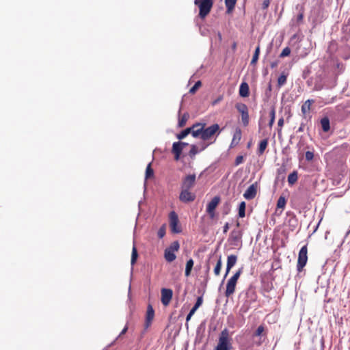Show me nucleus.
Returning a JSON list of instances; mask_svg holds the SVG:
<instances>
[{"label":"nucleus","mask_w":350,"mask_h":350,"mask_svg":"<svg viewBox=\"0 0 350 350\" xmlns=\"http://www.w3.org/2000/svg\"><path fill=\"white\" fill-rule=\"evenodd\" d=\"M232 348L229 330L224 328L219 334L217 345L213 350H231Z\"/></svg>","instance_id":"nucleus-1"},{"label":"nucleus","mask_w":350,"mask_h":350,"mask_svg":"<svg viewBox=\"0 0 350 350\" xmlns=\"http://www.w3.org/2000/svg\"><path fill=\"white\" fill-rule=\"evenodd\" d=\"M243 267H240L237 271L228 280L226 285L225 295L228 297L234 293L237 280L243 271Z\"/></svg>","instance_id":"nucleus-2"},{"label":"nucleus","mask_w":350,"mask_h":350,"mask_svg":"<svg viewBox=\"0 0 350 350\" xmlns=\"http://www.w3.org/2000/svg\"><path fill=\"white\" fill-rule=\"evenodd\" d=\"M194 3L199 8V16L204 18L213 7V0H195Z\"/></svg>","instance_id":"nucleus-3"},{"label":"nucleus","mask_w":350,"mask_h":350,"mask_svg":"<svg viewBox=\"0 0 350 350\" xmlns=\"http://www.w3.org/2000/svg\"><path fill=\"white\" fill-rule=\"evenodd\" d=\"M169 221L172 233L179 234L182 232V228L179 225L178 217L175 211H171L170 213Z\"/></svg>","instance_id":"nucleus-4"},{"label":"nucleus","mask_w":350,"mask_h":350,"mask_svg":"<svg viewBox=\"0 0 350 350\" xmlns=\"http://www.w3.org/2000/svg\"><path fill=\"white\" fill-rule=\"evenodd\" d=\"M308 248L307 245H304L299 250L297 264V270L300 272L306 266L308 261Z\"/></svg>","instance_id":"nucleus-5"},{"label":"nucleus","mask_w":350,"mask_h":350,"mask_svg":"<svg viewBox=\"0 0 350 350\" xmlns=\"http://www.w3.org/2000/svg\"><path fill=\"white\" fill-rule=\"evenodd\" d=\"M235 108L241 115V122L244 126L249 124V113L247 106L243 103H237L235 105Z\"/></svg>","instance_id":"nucleus-6"},{"label":"nucleus","mask_w":350,"mask_h":350,"mask_svg":"<svg viewBox=\"0 0 350 350\" xmlns=\"http://www.w3.org/2000/svg\"><path fill=\"white\" fill-rule=\"evenodd\" d=\"M205 124H202L203 126V133H202V140L206 141L209 139L211 137H213L216 133L217 135L219 134V126L218 124H213L206 128H204Z\"/></svg>","instance_id":"nucleus-7"},{"label":"nucleus","mask_w":350,"mask_h":350,"mask_svg":"<svg viewBox=\"0 0 350 350\" xmlns=\"http://www.w3.org/2000/svg\"><path fill=\"white\" fill-rule=\"evenodd\" d=\"M325 77L326 72L324 69L319 68V70L316 73L315 81H314V89L315 90H321L325 86Z\"/></svg>","instance_id":"nucleus-8"},{"label":"nucleus","mask_w":350,"mask_h":350,"mask_svg":"<svg viewBox=\"0 0 350 350\" xmlns=\"http://www.w3.org/2000/svg\"><path fill=\"white\" fill-rule=\"evenodd\" d=\"M196 176L195 174H189L183 177L180 185V189L190 190L196 184Z\"/></svg>","instance_id":"nucleus-9"},{"label":"nucleus","mask_w":350,"mask_h":350,"mask_svg":"<svg viewBox=\"0 0 350 350\" xmlns=\"http://www.w3.org/2000/svg\"><path fill=\"white\" fill-rule=\"evenodd\" d=\"M220 201V197L215 196L206 205V212L211 219L215 217V211Z\"/></svg>","instance_id":"nucleus-10"},{"label":"nucleus","mask_w":350,"mask_h":350,"mask_svg":"<svg viewBox=\"0 0 350 350\" xmlns=\"http://www.w3.org/2000/svg\"><path fill=\"white\" fill-rule=\"evenodd\" d=\"M242 232L239 229H234L231 231L229 241L234 246H238L241 243Z\"/></svg>","instance_id":"nucleus-11"},{"label":"nucleus","mask_w":350,"mask_h":350,"mask_svg":"<svg viewBox=\"0 0 350 350\" xmlns=\"http://www.w3.org/2000/svg\"><path fill=\"white\" fill-rule=\"evenodd\" d=\"M195 199V193L190 192V190L181 189L179 195L180 201L184 203H188L194 201Z\"/></svg>","instance_id":"nucleus-12"},{"label":"nucleus","mask_w":350,"mask_h":350,"mask_svg":"<svg viewBox=\"0 0 350 350\" xmlns=\"http://www.w3.org/2000/svg\"><path fill=\"white\" fill-rule=\"evenodd\" d=\"M172 295H173V291L172 289L165 288H163L161 289V301L163 306H166L170 304V302L172 298Z\"/></svg>","instance_id":"nucleus-13"},{"label":"nucleus","mask_w":350,"mask_h":350,"mask_svg":"<svg viewBox=\"0 0 350 350\" xmlns=\"http://www.w3.org/2000/svg\"><path fill=\"white\" fill-rule=\"evenodd\" d=\"M202 302H203L202 297V296L198 297L196 299V301L194 306L191 308V309L190 310L189 313L187 314L186 322H188L191 319L192 316L195 314L196 311L198 309V308H200L202 306ZM185 325L187 327L188 326L187 323H186Z\"/></svg>","instance_id":"nucleus-14"},{"label":"nucleus","mask_w":350,"mask_h":350,"mask_svg":"<svg viewBox=\"0 0 350 350\" xmlns=\"http://www.w3.org/2000/svg\"><path fill=\"white\" fill-rule=\"evenodd\" d=\"M154 317V310L152 305L148 304V307H147L146 314V321H145V324H144L145 329H148L150 327Z\"/></svg>","instance_id":"nucleus-15"},{"label":"nucleus","mask_w":350,"mask_h":350,"mask_svg":"<svg viewBox=\"0 0 350 350\" xmlns=\"http://www.w3.org/2000/svg\"><path fill=\"white\" fill-rule=\"evenodd\" d=\"M257 193V184L254 183L251 185L243 193V197L247 200H250L254 199L256 197Z\"/></svg>","instance_id":"nucleus-16"},{"label":"nucleus","mask_w":350,"mask_h":350,"mask_svg":"<svg viewBox=\"0 0 350 350\" xmlns=\"http://www.w3.org/2000/svg\"><path fill=\"white\" fill-rule=\"evenodd\" d=\"M286 215L288 217H290L287 221L289 228L291 231H293L297 228V224H298L296 216L293 213H292L291 211L287 212Z\"/></svg>","instance_id":"nucleus-17"},{"label":"nucleus","mask_w":350,"mask_h":350,"mask_svg":"<svg viewBox=\"0 0 350 350\" xmlns=\"http://www.w3.org/2000/svg\"><path fill=\"white\" fill-rule=\"evenodd\" d=\"M183 148L179 144V142H174L172 144V153L174 154V159L178 161L180 159V154Z\"/></svg>","instance_id":"nucleus-18"},{"label":"nucleus","mask_w":350,"mask_h":350,"mask_svg":"<svg viewBox=\"0 0 350 350\" xmlns=\"http://www.w3.org/2000/svg\"><path fill=\"white\" fill-rule=\"evenodd\" d=\"M200 126V123H196L194 124L191 127L186 128L185 129L183 130L180 133L177 134L176 137L181 140L186 137L189 133H191V130L197 126Z\"/></svg>","instance_id":"nucleus-19"},{"label":"nucleus","mask_w":350,"mask_h":350,"mask_svg":"<svg viewBox=\"0 0 350 350\" xmlns=\"http://www.w3.org/2000/svg\"><path fill=\"white\" fill-rule=\"evenodd\" d=\"M250 88L246 82H242L239 87V95L241 97L245 98L249 96Z\"/></svg>","instance_id":"nucleus-20"},{"label":"nucleus","mask_w":350,"mask_h":350,"mask_svg":"<svg viewBox=\"0 0 350 350\" xmlns=\"http://www.w3.org/2000/svg\"><path fill=\"white\" fill-rule=\"evenodd\" d=\"M320 124L323 132L327 133L330 130V121L327 116L322 118L320 120Z\"/></svg>","instance_id":"nucleus-21"},{"label":"nucleus","mask_w":350,"mask_h":350,"mask_svg":"<svg viewBox=\"0 0 350 350\" xmlns=\"http://www.w3.org/2000/svg\"><path fill=\"white\" fill-rule=\"evenodd\" d=\"M164 258L167 262H172L176 259V256L174 252L165 248L164 251Z\"/></svg>","instance_id":"nucleus-22"},{"label":"nucleus","mask_w":350,"mask_h":350,"mask_svg":"<svg viewBox=\"0 0 350 350\" xmlns=\"http://www.w3.org/2000/svg\"><path fill=\"white\" fill-rule=\"evenodd\" d=\"M267 145H268V139L267 138L261 140L258 144L257 154L258 155L262 154L264 153Z\"/></svg>","instance_id":"nucleus-23"},{"label":"nucleus","mask_w":350,"mask_h":350,"mask_svg":"<svg viewBox=\"0 0 350 350\" xmlns=\"http://www.w3.org/2000/svg\"><path fill=\"white\" fill-rule=\"evenodd\" d=\"M241 131L239 129H237L235 133H234L233 138L231 142V147L237 145L239 141L241 140Z\"/></svg>","instance_id":"nucleus-24"},{"label":"nucleus","mask_w":350,"mask_h":350,"mask_svg":"<svg viewBox=\"0 0 350 350\" xmlns=\"http://www.w3.org/2000/svg\"><path fill=\"white\" fill-rule=\"evenodd\" d=\"M189 118V114L188 112H185L183 113V115L179 118H178V126L180 127V128H182L183 127L186 123H187V121L188 120Z\"/></svg>","instance_id":"nucleus-25"},{"label":"nucleus","mask_w":350,"mask_h":350,"mask_svg":"<svg viewBox=\"0 0 350 350\" xmlns=\"http://www.w3.org/2000/svg\"><path fill=\"white\" fill-rule=\"evenodd\" d=\"M314 103V100L312 99H308L301 106V112L304 114H306L307 111L310 110V106L312 103Z\"/></svg>","instance_id":"nucleus-26"},{"label":"nucleus","mask_w":350,"mask_h":350,"mask_svg":"<svg viewBox=\"0 0 350 350\" xmlns=\"http://www.w3.org/2000/svg\"><path fill=\"white\" fill-rule=\"evenodd\" d=\"M237 261V256L236 255L231 254L228 256L226 266H228V268H232L235 265Z\"/></svg>","instance_id":"nucleus-27"},{"label":"nucleus","mask_w":350,"mask_h":350,"mask_svg":"<svg viewBox=\"0 0 350 350\" xmlns=\"http://www.w3.org/2000/svg\"><path fill=\"white\" fill-rule=\"evenodd\" d=\"M193 264H194V262H193V259H191V258H190L189 260H188L187 261L185 271V276L188 277L189 275H190L191 270L193 267Z\"/></svg>","instance_id":"nucleus-28"},{"label":"nucleus","mask_w":350,"mask_h":350,"mask_svg":"<svg viewBox=\"0 0 350 350\" xmlns=\"http://www.w3.org/2000/svg\"><path fill=\"white\" fill-rule=\"evenodd\" d=\"M207 146H208V145H205V146H202V148L200 150H198V149L196 145H194V144L191 145L190 151L189 152L190 157H191V158L193 157L199 152L204 150Z\"/></svg>","instance_id":"nucleus-29"},{"label":"nucleus","mask_w":350,"mask_h":350,"mask_svg":"<svg viewBox=\"0 0 350 350\" xmlns=\"http://www.w3.org/2000/svg\"><path fill=\"white\" fill-rule=\"evenodd\" d=\"M288 74L282 72L278 79V86L279 88L283 86L286 83Z\"/></svg>","instance_id":"nucleus-30"},{"label":"nucleus","mask_w":350,"mask_h":350,"mask_svg":"<svg viewBox=\"0 0 350 350\" xmlns=\"http://www.w3.org/2000/svg\"><path fill=\"white\" fill-rule=\"evenodd\" d=\"M298 178L297 171H293L288 176V183L289 185H294Z\"/></svg>","instance_id":"nucleus-31"},{"label":"nucleus","mask_w":350,"mask_h":350,"mask_svg":"<svg viewBox=\"0 0 350 350\" xmlns=\"http://www.w3.org/2000/svg\"><path fill=\"white\" fill-rule=\"evenodd\" d=\"M237 0H225V5L227 9V12H231L236 5Z\"/></svg>","instance_id":"nucleus-32"},{"label":"nucleus","mask_w":350,"mask_h":350,"mask_svg":"<svg viewBox=\"0 0 350 350\" xmlns=\"http://www.w3.org/2000/svg\"><path fill=\"white\" fill-rule=\"evenodd\" d=\"M245 207L246 204L244 201L241 202L238 208V215L239 217L243 218L245 216Z\"/></svg>","instance_id":"nucleus-33"},{"label":"nucleus","mask_w":350,"mask_h":350,"mask_svg":"<svg viewBox=\"0 0 350 350\" xmlns=\"http://www.w3.org/2000/svg\"><path fill=\"white\" fill-rule=\"evenodd\" d=\"M137 257H138L137 250L135 245H134L133 247V249H132L131 259V264L132 266H133L136 263Z\"/></svg>","instance_id":"nucleus-34"},{"label":"nucleus","mask_w":350,"mask_h":350,"mask_svg":"<svg viewBox=\"0 0 350 350\" xmlns=\"http://www.w3.org/2000/svg\"><path fill=\"white\" fill-rule=\"evenodd\" d=\"M259 55H260V46H257V47L256 48L255 51L254 53L251 62H250L251 65H254L256 64V62L259 58Z\"/></svg>","instance_id":"nucleus-35"},{"label":"nucleus","mask_w":350,"mask_h":350,"mask_svg":"<svg viewBox=\"0 0 350 350\" xmlns=\"http://www.w3.org/2000/svg\"><path fill=\"white\" fill-rule=\"evenodd\" d=\"M154 176V170L151 167V163H149L146 169L145 180L152 177Z\"/></svg>","instance_id":"nucleus-36"},{"label":"nucleus","mask_w":350,"mask_h":350,"mask_svg":"<svg viewBox=\"0 0 350 350\" xmlns=\"http://www.w3.org/2000/svg\"><path fill=\"white\" fill-rule=\"evenodd\" d=\"M202 133H203V126H201V128L196 129V130H194V129H193L191 132V134L193 137H195V138L200 137L202 139Z\"/></svg>","instance_id":"nucleus-37"},{"label":"nucleus","mask_w":350,"mask_h":350,"mask_svg":"<svg viewBox=\"0 0 350 350\" xmlns=\"http://www.w3.org/2000/svg\"><path fill=\"white\" fill-rule=\"evenodd\" d=\"M180 248V243L178 241H173L166 249L171 252H177Z\"/></svg>","instance_id":"nucleus-38"},{"label":"nucleus","mask_w":350,"mask_h":350,"mask_svg":"<svg viewBox=\"0 0 350 350\" xmlns=\"http://www.w3.org/2000/svg\"><path fill=\"white\" fill-rule=\"evenodd\" d=\"M166 224H162L157 231V237L159 239H163L166 233Z\"/></svg>","instance_id":"nucleus-39"},{"label":"nucleus","mask_w":350,"mask_h":350,"mask_svg":"<svg viewBox=\"0 0 350 350\" xmlns=\"http://www.w3.org/2000/svg\"><path fill=\"white\" fill-rule=\"evenodd\" d=\"M286 203V200L284 196H281L279 197L277 202V208H284Z\"/></svg>","instance_id":"nucleus-40"},{"label":"nucleus","mask_w":350,"mask_h":350,"mask_svg":"<svg viewBox=\"0 0 350 350\" xmlns=\"http://www.w3.org/2000/svg\"><path fill=\"white\" fill-rule=\"evenodd\" d=\"M221 266H222L221 258V257H219V258L218 259L217 264L214 268V273L216 275H219L221 269Z\"/></svg>","instance_id":"nucleus-41"},{"label":"nucleus","mask_w":350,"mask_h":350,"mask_svg":"<svg viewBox=\"0 0 350 350\" xmlns=\"http://www.w3.org/2000/svg\"><path fill=\"white\" fill-rule=\"evenodd\" d=\"M272 86L271 82L269 83L267 88L265 91V99L269 100L271 96Z\"/></svg>","instance_id":"nucleus-42"},{"label":"nucleus","mask_w":350,"mask_h":350,"mask_svg":"<svg viewBox=\"0 0 350 350\" xmlns=\"http://www.w3.org/2000/svg\"><path fill=\"white\" fill-rule=\"evenodd\" d=\"M269 115H270V120L269 122V126L270 127H271L275 122V110L273 107L271 108Z\"/></svg>","instance_id":"nucleus-43"},{"label":"nucleus","mask_w":350,"mask_h":350,"mask_svg":"<svg viewBox=\"0 0 350 350\" xmlns=\"http://www.w3.org/2000/svg\"><path fill=\"white\" fill-rule=\"evenodd\" d=\"M202 83L200 81H198L195 84L190 88L189 93L195 94L198 89L201 86Z\"/></svg>","instance_id":"nucleus-44"},{"label":"nucleus","mask_w":350,"mask_h":350,"mask_svg":"<svg viewBox=\"0 0 350 350\" xmlns=\"http://www.w3.org/2000/svg\"><path fill=\"white\" fill-rule=\"evenodd\" d=\"M264 330H265V328H264L263 325L258 326L257 327V329H256L255 332L253 334L252 336L253 337L260 336L261 334H262V332H264Z\"/></svg>","instance_id":"nucleus-45"},{"label":"nucleus","mask_w":350,"mask_h":350,"mask_svg":"<svg viewBox=\"0 0 350 350\" xmlns=\"http://www.w3.org/2000/svg\"><path fill=\"white\" fill-rule=\"evenodd\" d=\"M291 53V49L288 46L285 47L280 54V57L284 58L285 57H287Z\"/></svg>","instance_id":"nucleus-46"},{"label":"nucleus","mask_w":350,"mask_h":350,"mask_svg":"<svg viewBox=\"0 0 350 350\" xmlns=\"http://www.w3.org/2000/svg\"><path fill=\"white\" fill-rule=\"evenodd\" d=\"M304 7L301 6V8H300L299 12V14H298V15L297 16V23L302 22L303 18H304Z\"/></svg>","instance_id":"nucleus-47"},{"label":"nucleus","mask_w":350,"mask_h":350,"mask_svg":"<svg viewBox=\"0 0 350 350\" xmlns=\"http://www.w3.org/2000/svg\"><path fill=\"white\" fill-rule=\"evenodd\" d=\"M306 160L310 161L314 158V152L311 151H306L305 154Z\"/></svg>","instance_id":"nucleus-48"},{"label":"nucleus","mask_w":350,"mask_h":350,"mask_svg":"<svg viewBox=\"0 0 350 350\" xmlns=\"http://www.w3.org/2000/svg\"><path fill=\"white\" fill-rule=\"evenodd\" d=\"M230 204L228 202L225 203V204L224 205V207H223V214L224 215H226L230 213Z\"/></svg>","instance_id":"nucleus-49"},{"label":"nucleus","mask_w":350,"mask_h":350,"mask_svg":"<svg viewBox=\"0 0 350 350\" xmlns=\"http://www.w3.org/2000/svg\"><path fill=\"white\" fill-rule=\"evenodd\" d=\"M243 161V157L241 155H239L235 159L234 164H235V165H239L241 163H242Z\"/></svg>","instance_id":"nucleus-50"},{"label":"nucleus","mask_w":350,"mask_h":350,"mask_svg":"<svg viewBox=\"0 0 350 350\" xmlns=\"http://www.w3.org/2000/svg\"><path fill=\"white\" fill-rule=\"evenodd\" d=\"M270 4L269 0H264L262 2V9H267Z\"/></svg>","instance_id":"nucleus-51"},{"label":"nucleus","mask_w":350,"mask_h":350,"mask_svg":"<svg viewBox=\"0 0 350 350\" xmlns=\"http://www.w3.org/2000/svg\"><path fill=\"white\" fill-rule=\"evenodd\" d=\"M128 323L126 324V325L124 326V327L122 329V330L121 331V332L120 333V334L118 336V338H119L122 335L124 334L127 330H128Z\"/></svg>","instance_id":"nucleus-52"},{"label":"nucleus","mask_w":350,"mask_h":350,"mask_svg":"<svg viewBox=\"0 0 350 350\" xmlns=\"http://www.w3.org/2000/svg\"><path fill=\"white\" fill-rule=\"evenodd\" d=\"M229 227H230L229 224L228 222L226 223L223 227V232L224 234H226L228 232V230H229Z\"/></svg>","instance_id":"nucleus-53"},{"label":"nucleus","mask_w":350,"mask_h":350,"mask_svg":"<svg viewBox=\"0 0 350 350\" xmlns=\"http://www.w3.org/2000/svg\"><path fill=\"white\" fill-rule=\"evenodd\" d=\"M305 124L304 122H301L300 124V126L297 131V133L303 132L304 129Z\"/></svg>","instance_id":"nucleus-54"},{"label":"nucleus","mask_w":350,"mask_h":350,"mask_svg":"<svg viewBox=\"0 0 350 350\" xmlns=\"http://www.w3.org/2000/svg\"><path fill=\"white\" fill-rule=\"evenodd\" d=\"M232 269V268H228V266H226V273H225V275H224V279H223V280H222L221 284L224 282V279L227 277V275H228V274L229 273V272H230V269Z\"/></svg>","instance_id":"nucleus-55"},{"label":"nucleus","mask_w":350,"mask_h":350,"mask_svg":"<svg viewBox=\"0 0 350 350\" xmlns=\"http://www.w3.org/2000/svg\"><path fill=\"white\" fill-rule=\"evenodd\" d=\"M278 62L277 61H274L271 62L270 66L271 68H274L278 66Z\"/></svg>","instance_id":"nucleus-56"},{"label":"nucleus","mask_w":350,"mask_h":350,"mask_svg":"<svg viewBox=\"0 0 350 350\" xmlns=\"http://www.w3.org/2000/svg\"><path fill=\"white\" fill-rule=\"evenodd\" d=\"M283 124H284V119H283V118H281L278 120V126H282L283 125Z\"/></svg>","instance_id":"nucleus-57"},{"label":"nucleus","mask_w":350,"mask_h":350,"mask_svg":"<svg viewBox=\"0 0 350 350\" xmlns=\"http://www.w3.org/2000/svg\"><path fill=\"white\" fill-rule=\"evenodd\" d=\"M179 142V144H180V146H182L183 148H184L185 146H187L189 145L188 143H186V142Z\"/></svg>","instance_id":"nucleus-58"},{"label":"nucleus","mask_w":350,"mask_h":350,"mask_svg":"<svg viewBox=\"0 0 350 350\" xmlns=\"http://www.w3.org/2000/svg\"><path fill=\"white\" fill-rule=\"evenodd\" d=\"M309 73V70H304L303 72V78L306 79Z\"/></svg>","instance_id":"nucleus-59"},{"label":"nucleus","mask_w":350,"mask_h":350,"mask_svg":"<svg viewBox=\"0 0 350 350\" xmlns=\"http://www.w3.org/2000/svg\"><path fill=\"white\" fill-rule=\"evenodd\" d=\"M118 339V337H116V339H115L112 342H111L109 345H108L107 347H108V348H109V347H111V346H113V345L115 344L116 341Z\"/></svg>","instance_id":"nucleus-60"},{"label":"nucleus","mask_w":350,"mask_h":350,"mask_svg":"<svg viewBox=\"0 0 350 350\" xmlns=\"http://www.w3.org/2000/svg\"><path fill=\"white\" fill-rule=\"evenodd\" d=\"M118 339V337H116V339H115L112 342H111L109 345H108L107 347H108V348H109V347H111V346H113V345L115 344L116 341Z\"/></svg>","instance_id":"nucleus-61"},{"label":"nucleus","mask_w":350,"mask_h":350,"mask_svg":"<svg viewBox=\"0 0 350 350\" xmlns=\"http://www.w3.org/2000/svg\"><path fill=\"white\" fill-rule=\"evenodd\" d=\"M181 109H182V107H181V106H180V109H179V110H178V116H180V115Z\"/></svg>","instance_id":"nucleus-62"},{"label":"nucleus","mask_w":350,"mask_h":350,"mask_svg":"<svg viewBox=\"0 0 350 350\" xmlns=\"http://www.w3.org/2000/svg\"><path fill=\"white\" fill-rule=\"evenodd\" d=\"M146 183L145 182V183H144V190L146 191Z\"/></svg>","instance_id":"nucleus-63"},{"label":"nucleus","mask_w":350,"mask_h":350,"mask_svg":"<svg viewBox=\"0 0 350 350\" xmlns=\"http://www.w3.org/2000/svg\"><path fill=\"white\" fill-rule=\"evenodd\" d=\"M107 349H108V347H106L103 350H107Z\"/></svg>","instance_id":"nucleus-64"}]
</instances>
